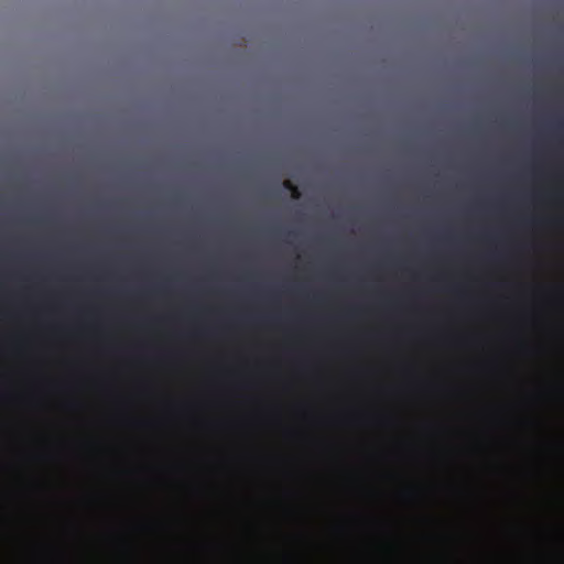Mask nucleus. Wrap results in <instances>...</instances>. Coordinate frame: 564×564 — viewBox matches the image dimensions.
<instances>
[{
	"label": "nucleus",
	"mask_w": 564,
	"mask_h": 564,
	"mask_svg": "<svg viewBox=\"0 0 564 564\" xmlns=\"http://www.w3.org/2000/svg\"><path fill=\"white\" fill-rule=\"evenodd\" d=\"M495 375L498 377H505L507 375V368L505 366H495L491 368Z\"/></svg>",
	"instance_id": "obj_11"
},
{
	"label": "nucleus",
	"mask_w": 564,
	"mask_h": 564,
	"mask_svg": "<svg viewBox=\"0 0 564 564\" xmlns=\"http://www.w3.org/2000/svg\"><path fill=\"white\" fill-rule=\"evenodd\" d=\"M411 370H412V367H410V366H405L403 368V371L406 372V373L410 372Z\"/></svg>",
	"instance_id": "obj_13"
},
{
	"label": "nucleus",
	"mask_w": 564,
	"mask_h": 564,
	"mask_svg": "<svg viewBox=\"0 0 564 564\" xmlns=\"http://www.w3.org/2000/svg\"><path fill=\"white\" fill-rule=\"evenodd\" d=\"M135 391L138 392V394L143 397H153L155 394V389L153 384L147 380L140 381L135 386Z\"/></svg>",
	"instance_id": "obj_5"
},
{
	"label": "nucleus",
	"mask_w": 564,
	"mask_h": 564,
	"mask_svg": "<svg viewBox=\"0 0 564 564\" xmlns=\"http://www.w3.org/2000/svg\"><path fill=\"white\" fill-rule=\"evenodd\" d=\"M0 423H13V421H0Z\"/></svg>",
	"instance_id": "obj_14"
},
{
	"label": "nucleus",
	"mask_w": 564,
	"mask_h": 564,
	"mask_svg": "<svg viewBox=\"0 0 564 564\" xmlns=\"http://www.w3.org/2000/svg\"><path fill=\"white\" fill-rule=\"evenodd\" d=\"M470 343V337L468 336H458L453 338V344L456 346H467Z\"/></svg>",
	"instance_id": "obj_10"
},
{
	"label": "nucleus",
	"mask_w": 564,
	"mask_h": 564,
	"mask_svg": "<svg viewBox=\"0 0 564 564\" xmlns=\"http://www.w3.org/2000/svg\"><path fill=\"white\" fill-rule=\"evenodd\" d=\"M520 352L524 356H533L536 352V349L532 345L523 344L520 346Z\"/></svg>",
	"instance_id": "obj_9"
},
{
	"label": "nucleus",
	"mask_w": 564,
	"mask_h": 564,
	"mask_svg": "<svg viewBox=\"0 0 564 564\" xmlns=\"http://www.w3.org/2000/svg\"><path fill=\"white\" fill-rule=\"evenodd\" d=\"M98 392L106 398L119 400L122 398L120 391L118 390L116 383L110 379H104L97 384Z\"/></svg>",
	"instance_id": "obj_3"
},
{
	"label": "nucleus",
	"mask_w": 564,
	"mask_h": 564,
	"mask_svg": "<svg viewBox=\"0 0 564 564\" xmlns=\"http://www.w3.org/2000/svg\"><path fill=\"white\" fill-rule=\"evenodd\" d=\"M82 369H75L65 380L56 381L51 378H36L28 391L30 399H36L42 392L61 395H72L79 391Z\"/></svg>",
	"instance_id": "obj_1"
},
{
	"label": "nucleus",
	"mask_w": 564,
	"mask_h": 564,
	"mask_svg": "<svg viewBox=\"0 0 564 564\" xmlns=\"http://www.w3.org/2000/svg\"><path fill=\"white\" fill-rule=\"evenodd\" d=\"M175 357V354L169 352V351H159L155 352V359L160 361H171Z\"/></svg>",
	"instance_id": "obj_8"
},
{
	"label": "nucleus",
	"mask_w": 564,
	"mask_h": 564,
	"mask_svg": "<svg viewBox=\"0 0 564 564\" xmlns=\"http://www.w3.org/2000/svg\"><path fill=\"white\" fill-rule=\"evenodd\" d=\"M158 400L161 404H164L170 408H175L180 403L176 399H174L172 395L166 394V393L160 394L158 397Z\"/></svg>",
	"instance_id": "obj_7"
},
{
	"label": "nucleus",
	"mask_w": 564,
	"mask_h": 564,
	"mask_svg": "<svg viewBox=\"0 0 564 564\" xmlns=\"http://www.w3.org/2000/svg\"><path fill=\"white\" fill-rule=\"evenodd\" d=\"M239 388L246 389V390H252L256 388V386L252 381H246L242 384H240Z\"/></svg>",
	"instance_id": "obj_12"
},
{
	"label": "nucleus",
	"mask_w": 564,
	"mask_h": 564,
	"mask_svg": "<svg viewBox=\"0 0 564 564\" xmlns=\"http://www.w3.org/2000/svg\"><path fill=\"white\" fill-rule=\"evenodd\" d=\"M0 427H13V425H0Z\"/></svg>",
	"instance_id": "obj_15"
},
{
	"label": "nucleus",
	"mask_w": 564,
	"mask_h": 564,
	"mask_svg": "<svg viewBox=\"0 0 564 564\" xmlns=\"http://www.w3.org/2000/svg\"><path fill=\"white\" fill-rule=\"evenodd\" d=\"M447 390L448 386L445 382L436 380H427L410 388L414 395H437L447 392Z\"/></svg>",
	"instance_id": "obj_2"
},
{
	"label": "nucleus",
	"mask_w": 564,
	"mask_h": 564,
	"mask_svg": "<svg viewBox=\"0 0 564 564\" xmlns=\"http://www.w3.org/2000/svg\"><path fill=\"white\" fill-rule=\"evenodd\" d=\"M1 399L3 401H14L18 399V393L15 390L12 389L10 386H4L1 389Z\"/></svg>",
	"instance_id": "obj_6"
},
{
	"label": "nucleus",
	"mask_w": 564,
	"mask_h": 564,
	"mask_svg": "<svg viewBox=\"0 0 564 564\" xmlns=\"http://www.w3.org/2000/svg\"><path fill=\"white\" fill-rule=\"evenodd\" d=\"M210 391L217 397L234 398L236 395V387L234 386H213Z\"/></svg>",
	"instance_id": "obj_4"
}]
</instances>
